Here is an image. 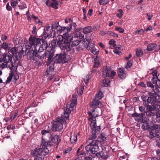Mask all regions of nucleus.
Wrapping results in <instances>:
<instances>
[{
  "label": "nucleus",
  "mask_w": 160,
  "mask_h": 160,
  "mask_svg": "<svg viewBox=\"0 0 160 160\" xmlns=\"http://www.w3.org/2000/svg\"><path fill=\"white\" fill-rule=\"evenodd\" d=\"M8 37L5 35H2L1 36V38L2 41H4L7 39Z\"/></svg>",
  "instance_id": "obj_63"
},
{
  "label": "nucleus",
  "mask_w": 160,
  "mask_h": 160,
  "mask_svg": "<svg viewBox=\"0 0 160 160\" xmlns=\"http://www.w3.org/2000/svg\"><path fill=\"white\" fill-rule=\"evenodd\" d=\"M98 141L96 140H93L92 141H88L87 142V144L90 145L91 146L94 148V149L98 150Z\"/></svg>",
  "instance_id": "obj_22"
},
{
  "label": "nucleus",
  "mask_w": 160,
  "mask_h": 160,
  "mask_svg": "<svg viewBox=\"0 0 160 160\" xmlns=\"http://www.w3.org/2000/svg\"><path fill=\"white\" fill-rule=\"evenodd\" d=\"M116 42L113 39L111 40L109 42V44L110 45H112L113 48H116L115 43Z\"/></svg>",
  "instance_id": "obj_47"
},
{
  "label": "nucleus",
  "mask_w": 160,
  "mask_h": 160,
  "mask_svg": "<svg viewBox=\"0 0 160 160\" xmlns=\"http://www.w3.org/2000/svg\"><path fill=\"white\" fill-rule=\"evenodd\" d=\"M18 115V113L17 112H15L12 113L11 115V116L10 118V119L12 121Z\"/></svg>",
  "instance_id": "obj_54"
},
{
  "label": "nucleus",
  "mask_w": 160,
  "mask_h": 160,
  "mask_svg": "<svg viewBox=\"0 0 160 160\" xmlns=\"http://www.w3.org/2000/svg\"><path fill=\"white\" fill-rule=\"evenodd\" d=\"M105 148L104 147L102 148V151L99 152L96 154V156L98 157H101L104 159L107 158L109 156L108 155V152H104L105 149Z\"/></svg>",
  "instance_id": "obj_18"
},
{
  "label": "nucleus",
  "mask_w": 160,
  "mask_h": 160,
  "mask_svg": "<svg viewBox=\"0 0 160 160\" xmlns=\"http://www.w3.org/2000/svg\"><path fill=\"white\" fill-rule=\"evenodd\" d=\"M52 73L48 72V70H47L46 72V75L48 76V79L49 80H52L54 78L53 75L52 74Z\"/></svg>",
  "instance_id": "obj_40"
},
{
  "label": "nucleus",
  "mask_w": 160,
  "mask_h": 160,
  "mask_svg": "<svg viewBox=\"0 0 160 160\" xmlns=\"http://www.w3.org/2000/svg\"><path fill=\"white\" fill-rule=\"evenodd\" d=\"M149 129L158 130V129H160V125H159L156 124H154Z\"/></svg>",
  "instance_id": "obj_43"
},
{
  "label": "nucleus",
  "mask_w": 160,
  "mask_h": 160,
  "mask_svg": "<svg viewBox=\"0 0 160 160\" xmlns=\"http://www.w3.org/2000/svg\"><path fill=\"white\" fill-rule=\"evenodd\" d=\"M76 104V100L73 99L67 103L66 110L62 114V117L57 118L56 121L54 122L52 126L54 130L59 131L62 129L63 124L66 123V121L64 118L67 119H69V114L71 111L74 110Z\"/></svg>",
  "instance_id": "obj_1"
},
{
  "label": "nucleus",
  "mask_w": 160,
  "mask_h": 160,
  "mask_svg": "<svg viewBox=\"0 0 160 160\" xmlns=\"http://www.w3.org/2000/svg\"><path fill=\"white\" fill-rule=\"evenodd\" d=\"M58 5V1L52 2L50 4V6L52 8H54L55 9H57L58 7L57 6Z\"/></svg>",
  "instance_id": "obj_42"
},
{
  "label": "nucleus",
  "mask_w": 160,
  "mask_h": 160,
  "mask_svg": "<svg viewBox=\"0 0 160 160\" xmlns=\"http://www.w3.org/2000/svg\"><path fill=\"white\" fill-rule=\"evenodd\" d=\"M18 48L16 47L12 48L9 50V53L12 54V56L13 55V58L14 57H15V60L18 58V60L19 61V58L21 57L22 53L18 51Z\"/></svg>",
  "instance_id": "obj_12"
},
{
  "label": "nucleus",
  "mask_w": 160,
  "mask_h": 160,
  "mask_svg": "<svg viewBox=\"0 0 160 160\" xmlns=\"http://www.w3.org/2000/svg\"><path fill=\"white\" fill-rule=\"evenodd\" d=\"M159 92H157L156 93H154L153 92H149L150 97H148L147 102L148 103H151L152 104H154V102H156L155 100H158L157 97L158 98H159L158 94Z\"/></svg>",
  "instance_id": "obj_11"
},
{
  "label": "nucleus",
  "mask_w": 160,
  "mask_h": 160,
  "mask_svg": "<svg viewBox=\"0 0 160 160\" xmlns=\"http://www.w3.org/2000/svg\"><path fill=\"white\" fill-rule=\"evenodd\" d=\"M71 28H69L67 27V28L63 27H62L60 26L58 27V30H57V32L60 34L63 33V36L60 35L58 37L57 39V43L60 48H63L64 46H62L63 45H65L66 44L65 43H63L65 40H68V41H70L71 38V36L69 35L68 32L70 31Z\"/></svg>",
  "instance_id": "obj_4"
},
{
  "label": "nucleus",
  "mask_w": 160,
  "mask_h": 160,
  "mask_svg": "<svg viewBox=\"0 0 160 160\" xmlns=\"http://www.w3.org/2000/svg\"><path fill=\"white\" fill-rule=\"evenodd\" d=\"M54 59L56 60H57V62H60L61 61H62V62H66L67 61L66 59V54L65 52H63L59 54H56Z\"/></svg>",
  "instance_id": "obj_13"
},
{
  "label": "nucleus",
  "mask_w": 160,
  "mask_h": 160,
  "mask_svg": "<svg viewBox=\"0 0 160 160\" xmlns=\"http://www.w3.org/2000/svg\"><path fill=\"white\" fill-rule=\"evenodd\" d=\"M92 46L90 47V49L94 55H97L98 54L99 50L95 48H93Z\"/></svg>",
  "instance_id": "obj_34"
},
{
  "label": "nucleus",
  "mask_w": 160,
  "mask_h": 160,
  "mask_svg": "<svg viewBox=\"0 0 160 160\" xmlns=\"http://www.w3.org/2000/svg\"><path fill=\"white\" fill-rule=\"evenodd\" d=\"M59 26H60L59 25L58 22H56L52 24V26L51 29H56L57 30L58 27Z\"/></svg>",
  "instance_id": "obj_39"
},
{
  "label": "nucleus",
  "mask_w": 160,
  "mask_h": 160,
  "mask_svg": "<svg viewBox=\"0 0 160 160\" xmlns=\"http://www.w3.org/2000/svg\"><path fill=\"white\" fill-rule=\"evenodd\" d=\"M72 148L71 147H69L64 150L63 153L64 154L69 153L72 150Z\"/></svg>",
  "instance_id": "obj_48"
},
{
  "label": "nucleus",
  "mask_w": 160,
  "mask_h": 160,
  "mask_svg": "<svg viewBox=\"0 0 160 160\" xmlns=\"http://www.w3.org/2000/svg\"><path fill=\"white\" fill-rule=\"evenodd\" d=\"M51 142L44 140L41 144L40 148H36L34 150H32L31 154L35 157L34 160H43L44 156L49 153V150L48 148L49 146L51 145Z\"/></svg>",
  "instance_id": "obj_3"
},
{
  "label": "nucleus",
  "mask_w": 160,
  "mask_h": 160,
  "mask_svg": "<svg viewBox=\"0 0 160 160\" xmlns=\"http://www.w3.org/2000/svg\"><path fill=\"white\" fill-rule=\"evenodd\" d=\"M51 29L50 26L47 25L44 28L43 35L45 38L51 37Z\"/></svg>",
  "instance_id": "obj_16"
},
{
  "label": "nucleus",
  "mask_w": 160,
  "mask_h": 160,
  "mask_svg": "<svg viewBox=\"0 0 160 160\" xmlns=\"http://www.w3.org/2000/svg\"><path fill=\"white\" fill-rule=\"evenodd\" d=\"M34 50H28V49L26 50V52L28 51L27 53L28 58V59H32L33 60H35V57L38 55V52L36 51L35 48H34Z\"/></svg>",
  "instance_id": "obj_14"
},
{
  "label": "nucleus",
  "mask_w": 160,
  "mask_h": 160,
  "mask_svg": "<svg viewBox=\"0 0 160 160\" xmlns=\"http://www.w3.org/2000/svg\"><path fill=\"white\" fill-rule=\"evenodd\" d=\"M118 12L119 13H117L116 14V16L119 18H121L123 14V11L122 9H119L118 10Z\"/></svg>",
  "instance_id": "obj_38"
},
{
  "label": "nucleus",
  "mask_w": 160,
  "mask_h": 160,
  "mask_svg": "<svg viewBox=\"0 0 160 160\" xmlns=\"http://www.w3.org/2000/svg\"><path fill=\"white\" fill-rule=\"evenodd\" d=\"M41 133L42 134L43 136L42 137L45 136H51L49 132L48 131L46 130H43L41 131Z\"/></svg>",
  "instance_id": "obj_36"
},
{
  "label": "nucleus",
  "mask_w": 160,
  "mask_h": 160,
  "mask_svg": "<svg viewBox=\"0 0 160 160\" xmlns=\"http://www.w3.org/2000/svg\"><path fill=\"white\" fill-rule=\"evenodd\" d=\"M148 98V97L145 95H142V101L144 102H146L147 101Z\"/></svg>",
  "instance_id": "obj_61"
},
{
  "label": "nucleus",
  "mask_w": 160,
  "mask_h": 160,
  "mask_svg": "<svg viewBox=\"0 0 160 160\" xmlns=\"http://www.w3.org/2000/svg\"><path fill=\"white\" fill-rule=\"evenodd\" d=\"M109 83V81L107 79H104L102 80L101 84L102 87L108 86Z\"/></svg>",
  "instance_id": "obj_33"
},
{
  "label": "nucleus",
  "mask_w": 160,
  "mask_h": 160,
  "mask_svg": "<svg viewBox=\"0 0 160 160\" xmlns=\"http://www.w3.org/2000/svg\"><path fill=\"white\" fill-rule=\"evenodd\" d=\"M107 34L108 35L115 38H118V34L115 32L111 31H107Z\"/></svg>",
  "instance_id": "obj_35"
},
{
  "label": "nucleus",
  "mask_w": 160,
  "mask_h": 160,
  "mask_svg": "<svg viewBox=\"0 0 160 160\" xmlns=\"http://www.w3.org/2000/svg\"><path fill=\"white\" fill-rule=\"evenodd\" d=\"M109 2V0H99V3L100 5L106 4Z\"/></svg>",
  "instance_id": "obj_51"
},
{
  "label": "nucleus",
  "mask_w": 160,
  "mask_h": 160,
  "mask_svg": "<svg viewBox=\"0 0 160 160\" xmlns=\"http://www.w3.org/2000/svg\"><path fill=\"white\" fill-rule=\"evenodd\" d=\"M89 80V75L88 74L84 78V80L86 84L88 82V81Z\"/></svg>",
  "instance_id": "obj_53"
},
{
  "label": "nucleus",
  "mask_w": 160,
  "mask_h": 160,
  "mask_svg": "<svg viewBox=\"0 0 160 160\" xmlns=\"http://www.w3.org/2000/svg\"><path fill=\"white\" fill-rule=\"evenodd\" d=\"M147 85L148 86L151 87L152 91L151 92H154L156 93L157 92H159L158 88H157L156 85H153L150 82H147Z\"/></svg>",
  "instance_id": "obj_23"
},
{
  "label": "nucleus",
  "mask_w": 160,
  "mask_h": 160,
  "mask_svg": "<svg viewBox=\"0 0 160 160\" xmlns=\"http://www.w3.org/2000/svg\"><path fill=\"white\" fill-rule=\"evenodd\" d=\"M11 72L12 73V75H12L13 76H12V78L15 81H16L19 78V77L18 75L16 73L15 74H14L13 73V72H15V71L12 72V71H11Z\"/></svg>",
  "instance_id": "obj_50"
},
{
  "label": "nucleus",
  "mask_w": 160,
  "mask_h": 160,
  "mask_svg": "<svg viewBox=\"0 0 160 160\" xmlns=\"http://www.w3.org/2000/svg\"><path fill=\"white\" fill-rule=\"evenodd\" d=\"M90 106L91 108H101L102 106V105L100 101L94 99L91 102Z\"/></svg>",
  "instance_id": "obj_15"
},
{
  "label": "nucleus",
  "mask_w": 160,
  "mask_h": 160,
  "mask_svg": "<svg viewBox=\"0 0 160 160\" xmlns=\"http://www.w3.org/2000/svg\"><path fill=\"white\" fill-rule=\"evenodd\" d=\"M100 64V62L96 60L94 62V64L93 66V67L94 68H98Z\"/></svg>",
  "instance_id": "obj_56"
},
{
  "label": "nucleus",
  "mask_w": 160,
  "mask_h": 160,
  "mask_svg": "<svg viewBox=\"0 0 160 160\" xmlns=\"http://www.w3.org/2000/svg\"><path fill=\"white\" fill-rule=\"evenodd\" d=\"M81 148H78L77 151V157H81V155L82 156H85L86 155V153L83 150H82L81 151H80L81 150Z\"/></svg>",
  "instance_id": "obj_30"
},
{
  "label": "nucleus",
  "mask_w": 160,
  "mask_h": 160,
  "mask_svg": "<svg viewBox=\"0 0 160 160\" xmlns=\"http://www.w3.org/2000/svg\"><path fill=\"white\" fill-rule=\"evenodd\" d=\"M156 138V141L157 144L160 146V137H157Z\"/></svg>",
  "instance_id": "obj_64"
},
{
  "label": "nucleus",
  "mask_w": 160,
  "mask_h": 160,
  "mask_svg": "<svg viewBox=\"0 0 160 160\" xmlns=\"http://www.w3.org/2000/svg\"><path fill=\"white\" fill-rule=\"evenodd\" d=\"M158 77H153L152 79V82L153 84H155L157 83V79Z\"/></svg>",
  "instance_id": "obj_60"
},
{
  "label": "nucleus",
  "mask_w": 160,
  "mask_h": 160,
  "mask_svg": "<svg viewBox=\"0 0 160 160\" xmlns=\"http://www.w3.org/2000/svg\"><path fill=\"white\" fill-rule=\"evenodd\" d=\"M91 39L89 38H85L84 39V42L87 41V42L86 43L87 44V49L89 50L90 49V47L92 46V47H94V44L93 43H91Z\"/></svg>",
  "instance_id": "obj_24"
},
{
  "label": "nucleus",
  "mask_w": 160,
  "mask_h": 160,
  "mask_svg": "<svg viewBox=\"0 0 160 160\" xmlns=\"http://www.w3.org/2000/svg\"><path fill=\"white\" fill-rule=\"evenodd\" d=\"M71 38L70 41L65 40L63 43L66 44L64 46L63 48H60L62 50H64L65 52H66L67 54H72L74 52V47L77 46L78 45L80 41L77 38H74V41H72L73 40V38L71 36Z\"/></svg>",
  "instance_id": "obj_5"
},
{
  "label": "nucleus",
  "mask_w": 160,
  "mask_h": 160,
  "mask_svg": "<svg viewBox=\"0 0 160 160\" xmlns=\"http://www.w3.org/2000/svg\"><path fill=\"white\" fill-rule=\"evenodd\" d=\"M77 140V134H71V136L70 138V141L72 143L75 144L76 143Z\"/></svg>",
  "instance_id": "obj_27"
},
{
  "label": "nucleus",
  "mask_w": 160,
  "mask_h": 160,
  "mask_svg": "<svg viewBox=\"0 0 160 160\" xmlns=\"http://www.w3.org/2000/svg\"><path fill=\"white\" fill-rule=\"evenodd\" d=\"M18 7L20 9H23L27 8V5L26 4H24L22 5H19Z\"/></svg>",
  "instance_id": "obj_59"
},
{
  "label": "nucleus",
  "mask_w": 160,
  "mask_h": 160,
  "mask_svg": "<svg viewBox=\"0 0 160 160\" xmlns=\"http://www.w3.org/2000/svg\"><path fill=\"white\" fill-rule=\"evenodd\" d=\"M8 47V44L6 42H3L2 45V47L5 49H7Z\"/></svg>",
  "instance_id": "obj_58"
},
{
  "label": "nucleus",
  "mask_w": 160,
  "mask_h": 160,
  "mask_svg": "<svg viewBox=\"0 0 160 160\" xmlns=\"http://www.w3.org/2000/svg\"><path fill=\"white\" fill-rule=\"evenodd\" d=\"M57 39L58 37H57V39L56 40H54L51 41V44L53 47H56L57 45H58L57 43ZM58 46L59 47V46Z\"/></svg>",
  "instance_id": "obj_44"
},
{
  "label": "nucleus",
  "mask_w": 160,
  "mask_h": 160,
  "mask_svg": "<svg viewBox=\"0 0 160 160\" xmlns=\"http://www.w3.org/2000/svg\"><path fill=\"white\" fill-rule=\"evenodd\" d=\"M148 136L151 138H153L157 137L158 136V130H155V129H149V133L148 134Z\"/></svg>",
  "instance_id": "obj_17"
},
{
  "label": "nucleus",
  "mask_w": 160,
  "mask_h": 160,
  "mask_svg": "<svg viewBox=\"0 0 160 160\" xmlns=\"http://www.w3.org/2000/svg\"><path fill=\"white\" fill-rule=\"evenodd\" d=\"M19 62L18 58L15 60L9 53H4L0 58V67L2 69L8 67L12 72L16 71Z\"/></svg>",
  "instance_id": "obj_2"
},
{
  "label": "nucleus",
  "mask_w": 160,
  "mask_h": 160,
  "mask_svg": "<svg viewBox=\"0 0 160 160\" xmlns=\"http://www.w3.org/2000/svg\"><path fill=\"white\" fill-rule=\"evenodd\" d=\"M58 137L57 136H54L52 139V142L54 143H56L58 141Z\"/></svg>",
  "instance_id": "obj_57"
},
{
  "label": "nucleus",
  "mask_w": 160,
  "mask_h": 160,
  "mask_svg": "<svg viewBox=\"0 0 160 160\" xmlns=\"http://www.w3.org/2000/svg\"><path fill=\"white\" fill-rule=\"evenodd\" d=\"M107 31H104L103 30H101L100 31V34L101 36H103L106 35V34H107Z\"/></svg>",
  "instance_id": "obj_62"
},
{
  "label": "nucleus",
  "mask_w": 160,
  "mask_h": 160,
  "mask_svg": "<svg viewBox=\"0 0 160 160\" xmlns=\"http://www.w3.org/2000/svg\"><path fill=\"white\" fill-rule=\"evenodd\" d=\"M32 17L35 20L36 22L37 23H42V22H40V20L39 19L38 17L35 16L33 14L32 15Z\"/></svg>",
  "instance_id": "obj_46"
},
{
  "label": "nucleus",
  "mask_w": 160,
  "mask_h": 160,
  "mask_svg": "<svg viewBox=\"0 0 160 160\" xmlns=\"http://www.w3.org/2000/svg\"><path fill=\"white\" fill-rule=\"evenodd\" d=\"M41 41H42V40L41 39L34 36H31L29 38V46L31 47L33 46L34 48H35L36 46H38L39 44H41Z\"/></svg>",
  "instance_id": "obj_10"
},
{
  "label": "nucleus",
  "mask_w": 160,
  "mask_h": 160,
  "mask_svg": "<svg viewBox=\"0 0 160 160\" xmlns=\"http://www.w3.org/2000/svg\"><path fill=\"white\" fill-rule=\"evenodd\" d=\"M136 54L137 56L138 57H142L143 54L142 50L140 48H137L136 49Z\"/></svg>",
  "instance_id": "obj_31"
},
{
  "label": "nucleus",
  "mask_w": 160,
  "mask_h": 160,
  "mask_svg": "<svg viewBox=\"0 0 160 160\" xmlns=\"http://www.w3.org/2000/svg\"><path fill=\"white\" fill-rule=\"evenodd\" d=\"M85 149L86 151L87 154H95L98 150L94 149V148L91 146V145L87 144L85 147Z\"/></svg>",
  "instance_id": "obj_19"
},
{
  "label": "nucleus",
  "mask_w": 160,
  "mask_h": 160,
  "mask_svg": "<svg viewBox=\"0 0 160 160\" xmlns=\"http://www.w3.org/2000/svg\"><path fill=\"white\" fill-rule=\"evenodd\" d=\"M83 31L85 34L89 33L92 31V28L91 26H87L84 28Z\"/></svg>",
  "instance_id": "obj_28"
},
{
  "label": "nucleus",
  "mask_w": 160,
  "mask_h": 160,
  "mask_svg": "<svg viewBox=\"0 0 160 160\" xmlns=\"http://www.w3.org/2000/svg\"><path fill=\"white\" fill-rule=\"evenodd\" d=\"M65 22L66 23H69L70 26L69 28H71V30H74L76 29V23L75 22H73L72 20L70 18H67L65 20Z\"/></svg>",
  "instance_id": "obj_20"
},
{
  "label": "nucleus",
  "mask_w": 160,
  "mask_h": 160,
  "mask_svg": "<svg viewBox=\"0 0 160 160\" xmlns=\"http://www.w3.org/2000/svg\"><path fill=\"white\" fill-rule=\"evenodd\" d=\"M102 75L104 77H108L110 78H112L116 74V72L110 68H108L107 67H103L102 69Z\"/></svg>",
  "instance_id": "obj_9"
},
{
  "label": "nucleus",
  "mask_w": 160,
  "mask_h": 160,
  "mask_svg": "<svg viewBox=\"0 0 160 160\" xmlns=\"http://www.w3.org/2000/svg\"><path fill=\"white\" fill-rule=\"evenodd\" d=\"M103 97V93L101 91L98 92L95 95V100L99 101V100Z\"/></svg>",
  "instance_id": "obj_29"
},
{
  "label": "nucleus",
  "mask_w": 160,
  "mask_h": 160,
  "mask_svg": "<svg viewBox=\"0 0 160 160\" xmlns=\"http://www.w3.org/2000/svg\"><path fill=\"white\" fill-rule=\"evenodd\" d=\"M91 112H88L89 121L92 120L102 114V110L101 108H95L91 109Z\"/></svg>",
  "instance_id": "obj_8"
},
{
  "label": "nucleus",
  "mask_w": 160,
  "mask_h": 160,
  "mask_svg": "<svg viewBox=\"0 0 160 160\" xmlns=\"http://www.w3.org/2000/svg\"><path fill=\"white\" fill-rule=\"evenodd\" d=\"M106 134L103 133H102L98 138V141L100 142H104L107 140V138Z\"/></svg>",
  "instance_id": "obj_26"
},
{
  "label": "nucleus",
  "mask_w": 160,
  "mask_h": 160,
  "mask_svg": "<svg viewBox=\"0 0 160 160\" xmlns=\"http://www.w3.org/2000/svg\"><path fill=\"white\" fill-rule=\"evenodd\" d=\"M146 113L147 116L149 117H151L152 116H153L154 115V113H153L151 111H148V112H147Z\"/></svg>",
  "instance_id": "obj_55"
},
{
  "label": "nucleus",
  "mask_w": 160,
  "mask_h": 160,
  "mask_svg": "<svg viewBox=\"0 0 160 160\" xmlns=\"http://www.w3.org/2000/svg\"><path fill=\"white\" fill-rule=\"evenodd\" d=\"M38 46H36L35 48V49L37 52H41L43 51L44 49L43 47V45H41V44H39Z\"/></svg>",
  "instance_id": "obj_37"
},
{
  "label": "nucleus",
  "mask_w": 160,
  "mask_h": 160,
  "mask_svg": "<svg viewBox=\"0 0 160 160\" xmlns=\"http://www.w3.org/2000/svg\"><path fill=\"white\" fill-rule=\"evenodd\" d=\"M118 77L121 79H124L126 76V72L125 71L124 68H119L118 69Z\"/></svg>",
  "instance_id": "obj_21"
},
{
  "label": "nucleus",
  "mask_w": 160,
  "mask_h": 160,
  "mask_svg": "<svg viewBox=\"0 0 160 160\" xmlns=\"http://www.w3.org/2000/svg\"><path fill=\"white\" fill-rule=\"evenodd\" d=\"M115 29L116 31H118L120 33H122L124 32V30L120 27H115Z\"/></svg>",
  "instance_id": "obj_41"
},
{
  "label": "nucleus",
  "mask_w": 160,
  "mask_h": 160,
  "mask_svg": "<svg viewBox=\"0 0 160 160\" xmlns=\"http://www.w3.org/2000/svg\"><path fill=\"white\" fill-rule=\"evenodd\" d=\"M157 107L158 108V110L157 112L156 113V119L157 122H160V106H158Z\"/></svg>",
  "instance_id": "obj_32"
},
{
  "label": "nucleus",
  "mask_w": 160,
  "mask_h": 160,
  "mask_svg": "<svg viewBox=\"0 0 160 160\" xmlns=\"http://www.w3.org/2000/svg\"><path fill=\"white\" fill-rule=\"evenodd\" d=\"M132 66V63L131 61H128L125 66V68L127 69L130 68Z\"/></svg>",
  "instance_id": "obj_52"
},
{
  "label": "nucleus",
  "mask_w": 160,
  "mask_h": 160,
  "mask_svg": "<svg viewBox=\"0 0 160 160\" xmlns=\"http://www.w3.org/2000/svg\"><path fill=\"white\" fill-rule=\"evenodd\" d=\"M44 54L45 57L48 58V61L46 64L48 65H50L48 69L47 70H48V72L52 73L54 70V62L52 58L54 54L52 53L51 51L50 52L49 51H46Z\"/></svg>",
  "instance_id": "obj_7"
},
{
  "label": "nucleus",
  "mask_w": 160,
  "mask_h": 160,
  "mask_svg": "<svg viewBox=\"0 0 160 160\" xmlns=\"http://www.w3.org/2000/svg\"><path fill=\"white\" fill-rule=\"evenodd\" d=\"M18 4L17 0H12L11 2V5L12 7L14 8Z\"/></svg>",
  "instance_id": "obj_49"
},
{
  "label": "nucleus",
  "mask_w": 160,
  "mask_h": 160,
  "mask_svg": "<svg viewBox=\"0 0 160 160\" xmlns=\"http://www.w3.org/2000/svg\"><path fill=\"white\" fill-rule=\"evenodd\" d=\"M90 127L92 129V134L89 135L88 141H91L97 138V136L99 133L101 129L100 126L96 125V119L93 120L91 122Z\"/></svg>",
  "instance_id": "obj_6"
},
{
  "label": "nucleus",
  "mask_w": 160,
  "mask_h": 160,
  "mask_svg": "<svg viewBox=\"0 0 160 160\" xmlns=\"http://www.w3.org/2000/svg\"><path fill=\"white\" fill-rule=\"evenodd\" d=\"M12 73L11 72L6 81V83H8L10 82L11 79H12Z\"/></svg>",
  "instance_id": "obj_45"
},
{
  "label": "nucleus",
  "mask_w": 160,
  "mask_h": 160,
  "mask_svg": "<svg viewBox=\"0 0 160 160\" xmlns=\"http://www.w3.org/2000/svg\"><path fill=\"white\" fill-rule=\"evenodd\" d=\"M157 45L155 43H150L147 45V49L148 51H151L155 49Z\"/></svg>",
  "instance_id": "obj_25"
}]
</instances>
